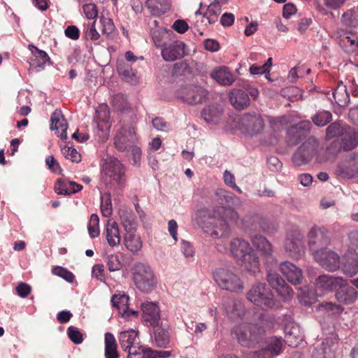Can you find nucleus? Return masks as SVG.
Instances as JSON below:
<instances>
[{"label": "nucleus", "instance_id": "nucleus-1", "mask_svg": "<svg viewBox=\"0 0 358 358\" xmlns=\"http://www.w3.org/2000/svg\"><path fill=\"white\" fill-rule=\"evenodd\" d=\"M215 196L221 206L211 212L199 211L201 220L198 222L203 231L213 238L228 237L231 233L230 223H236L239 218L238 213L231 208L237 198L224 189H217Z\"/></svg>", "mask_w": 358, "mask_h": 358}, {"label": "nucleus", "instance_id": "nucleus-2", "mask_svg": "<svg viewBox=\"0 0 358 358\" xmlns=\"http://www.w3.org/2000/svg\"><path fill=\"white\" fill-rule=\"evenodd\" d=\"M229 251L249 272L255 273L259 269V257L248 241L242 238H233L229 243Z\"/></svg>", "mask_w": 358, "mask_h": 358}, {"label": "nucleus", "instance_id": "nucleus-3", "mask_svg": "<svg viewBox=\"0 0 358 358\" xmlns=\"http://www.w3.org/2000/svg\"><path fill=\"white\" fill-rule=\"evenodd\" d=\"M213 278L220 289L239 293L244 289V283L233 266H220L213 271Z\"/></svg>", "mask_w": 358, "mask_h": 358}, {"label": "nucleus", "instance_id": "nucleus-4", "mask_svg": "<svg viewBox=\"0 0 358 358\" xmlns=\"http://www.w3.org/2000/svg\"><path fill=\"white\" fill-rule=\"evenodd\" d=\"M102 175L106 181L120 189L126 185V167L115 157L109 156L104 159Z\"/></svg>", "mask_w": 358, "mask_h": 358}, {"label": "nucleus", "instance_id": "nucleus-5", "mask_svg": "<svg viewBox=\"0 0 358 358\" xmlns=\"http://www.w3.org/2000/svg\"><path fill=\"white\" fill-rule=\"evenodd\" d=\"M136 287L141 292L149 293L157 285V280L151 267L145 263L137 262L132 269Z\"/></svg>", "mask_w": 358, "mask_h": 358}, {"label": "nucleus", "instance_id": "nucleus-6", "mask_svg": "<svg viewBox=\"0 0 358 358\" xmlns=\"http://www.w3.org/2000/svg\"><path fill=\"white\" fill-rule=\"evenodd\" d=\"M233 333L241 345L252 348L262 339L264 330L256 324H241L234 327Z\"/></svg>", "mask_w": 358, "mask_h": 358}, {"label": "nucleus", "instance_id": "nucleus-7", "mask_svg": "<svg viewBox=\"0 0 358 358\" xmlns=\"http://www.w3.org/2000/svg\"><path fill=\"white\" fill-rule=\"evenodd\" d=\"M247 299L262 308H273L275 306L273 294L265 283L255 284L247 294Z\"/></svg>", "mask_w": 358, "mask_h": 358}, {"label": "nucleus", "instance_id": "nucleus-8", "mask_svg": "<svg viewBox=\"0 0 358 358\" xmlns=\"http://www.w3.org/2000/svg\"><path fill=\"white\" fill-rule=\"evenodd\" d=\"M307 239L313 255L327 249L331 241L329 230L324 226L317 225H314L309 229Z\"/></svg>", "mask_w": 358, "mask_h": 358}, {"label": "nucleus", "instance_id": "nucleus-9", "mask_svg": "<svg viewBox=\"0 0 358 358\" xmlns=\"http://www.w3.org/2000/svg\"><path fill=\"white\" fill-rule=\"evenodd\" d=\"M318 145L315 138H308L294 153L293 163L298 166L308 164L316 154Z\"/></svg>", "mask_w": 358, "mask_h": 358}, {"label": "nucleus", "instance_id": "nucleus-10", "mask_svg": "<svg viewBox=\"0 0 358 358\" xmlns=\"http://www.w3.org/2000/svg\"><path fill=\"white\" fill-rule=\"evenodd\" d=\"M137 136L134 128L131 125H124L119 129L114 137V145L120 152L129 150L136 142Z\"/></svg>", "mask_w": 358, "mask_h": 358}, {"label": "nucleus", "instance_id": "nucleus-11", "mask_svg": "<svg viewBox=\"0 0 358 358\" xmlns=\"http://www.w3.org/2000/svg\"><path fill=\"white\" fill-rule=\"evenodd\" d=\"M285 250L293 258L299 259L304 255L303 235L299 230L291 231L285 241Z\"/></svg>", "mask_w": 358, "mask_h": 358}, {"label": "nucleus", "instance_id": "nucleus-12", "mask_svg": "<svg viewBox=\"0 0 358 358\" xmlns=\"http://www.w3.org/2000/svg\"><path fill=\"white\" fill-rule=\"evenodd\" d=\"M244 132L251 136L259 134L264 128V120L258 113H245L241 120Z\"/></svg>", "mask_w": 358, "mask_h": 358}, {"label": "nucleus", "instance_id": "nucleus-13", "mask_svg": "<svg viewBox=\"0 0 358 358\" xmlns=\"http://www.w3.org/2000/svg\"><path fill=\"white\" fill-rule=\"evenodd\" d=\"M313 255L320 265L329 271H334L340 266V257L334 251L324 249Z\"/></svg>", "mask_w": 358, "mask_h": 358}, {"label": "nucleus", "instance_id": "nucleus-14", "mask_svg": "<svg viewBox=\"0 0 358 358\" xmlns=\"http://www.w3.org/2000/svg\"><path fill=\"white\" fill-rule=\"evenodd\" d=\"M207 96V91L200 86H189L180 90L179 96L188 104L201 103Z\"/></svg>", "mask_w": 358, "mask_h": 358}, {"label": "nucleus", "instance_id": "nucleus-15", "mask_svg": "<svg viewBox=\"0 0 358 358\" xmlns=\"http://www.w3.org/2000/svg\"><path fill=\"white\" fill-rule=\"evenodd\" d=\"M266 280L273 289H275L279 295L287 298L292 295V289L287 285L283 278L276 272L268 270Z\"/></svg>", "mask_w": 358, "mask_h": 358}, {"label": "nucleus", "instance_id": "nucleus-16", "mask_svg": "<svg viewBox=\"0 0 358 358\" xmlns=\"http://www.w3.org/2000/svg\"><path fill=\"white\" fill-rule=\"evenodd\" d=\"M285 341L292 347H297L303 341V336L298 324L294 322H287L284 327Z\"/></svg>", "mask_w": 358, "mask_h": 358}, {"label": "nucleus", "instance_id": "nucleus-17", "mask_svg": "<svg viewBox=\"0 0 358 358\" xmlns=\"http://www.w3.org/2000/svg\"><path fill=\"white\" fill-rule=\"evenodd\" d=\"M336 337L325 338L314 348L311 358H334Z\"/></svg>", "mask_w": 358, "mask_h": 358}, {"label": "nucleus", "instance_id": "nucleus-18", "mask_svg": "<svg viewBox=\"0 0 358 358\" xmlns=\"http://www.w3.org/2000/svg\"><path fill=\"white\" fill-rule=\"evenodd\" d=\"M280 270L287 280L293 285H299L303 280V273L300 268L289 261L280 263Z\"/></svg>", "mask_w": 358, "mask_h": 358}, {"label": "nucleus", "instance_id": "nucleus-19", "mask_svg": "<svg viewBox=\"0 0 358 358\" xmlns=\"http://www.w3.org/2000/svg\"><path fill=\"white\" fill-rule=\"evenodd\" d=\"M185 44L181 41H175L169 45H164L162 48L161 55L167 62H173L185 55Z\"/></svg>", "mask_w": 358, "mask_h": 358}, {"label": "nucleus", "instance_id": "nucleus-20", "mask_svg": "<svg viewBox=\"0 0 358 358\" xmlns=\"http://www.w3.org/2000/svg\"><path fill=\"white\" fill-rule=\"evenodd\" d=\"M50 129L57 131L58 136L64 140L67 138V122L60 110L56 109L51 115Z\"/></svg>", "mask_w": 358, "mask_h": 358}, {"label": "nucleus", "instance_id": "nucleus-21", "mask_svg": "<svg viewBox=\"0 0 358 358\" xmlns=\"http://www.w3.org/2000/svg\"><path fill=\"white\" fill-rule=\"evenodd\" d=\"M129 296L125 294H115L111 299L113 306L117 308L119 314L129 319L131 315L136 316L138 313L129 310Z\"/></svg>", "mask_w": 358, "mask_h": 358}, {"label": "nucleus", "instance_id": "nucleus-22", "mask_svg": "<svg viewBox=\"0 0 358 358\" xmlns=\"http://www.w3.org/2000/svg\"><path fill=\"white\" fill-rule=\"evenodd\" d=\"M143 318L152 326L159 324L160 316L158 306L154 302H144L141 305Z\"/></svg>", "mask_w": 358, "mask_h": 358}, {"label": "nucleus", "instance_id": "nucleus-23", "mask_svg": "<svg viewBox=\"0 0 358 358\" xmlns=\"http://www.w3.org/2000/svg\"><path fill=\"white\" fill-rule=\"evenodd\" d=\"M340 175L346 178L358 176V153L351 154L346 162L338 167Z\"/></svg>", "mask_w": 358, "mask_h": 358}, {"label": "nucleus", "instance_id": "nucleus-24", "mask_svg": "<svg viewBox=\"0 0 358 358\" xmlns=\"http://www.w3.org/2000/svg\"><path fill=\"white\" fill-rule=\"evenodd\" d=\"M119 341L121 348L125 352L140 348L138 346V334L133 329L122 331L119 337Z\"/></svg>", "mask_w": 358, "mask_h": 358}, {"label": "nucleus", "instance_id": "nucleus-25", "mask_svg": "<svg viewBox=\"0 0 358 358\" xmlns=\"http://www.w3.org/2000/svg\"><path fill=\"white\" fill-rule=\"evenodd\" d=\"M345 280L341 277H334L329 275L319 276L316 280V286L322 290L330 291L336 289L343 285Z\"/></svg>", "mask_w": 358, "mask_h": 358}, {"label": "nucleus", "instance_id": "nucleus-26", "mask_svg": "<svg viewBox=\"0 0 358 358\" xmlns=\"http://www.w3.org/2000/svg\"><path fill=\"white\" fill-rule=\"evenodd\" d=\"M335 294L336 300L343 304H351L355 301L357 298L358 292L355 287L345 285V282L341 287H338Z\"/></svg>", "mask_w": 358, "mask_h": 358}, {"label": "nucleus", "instance_id": "nucleus-27", "mask_svg": "<svg viewBox=\"0 0 358 358\" xmlns=\"http://www.w3.org/2000/svg\"><path fill=\"white\" fill-rule=\"evenodd\" d=\"M119 215L121 224L127 233H134L137 228L136 217L134 213L129 208L120 210Z\"/></svg>", "mask_w": 358, "mask_h": 358}, {"label": "nucleus", "instance_id": "nucleus-28", "mask_svg": "<svg viewBox=\"0 0 358 358\" xmlns=\"http://www.w3.org/2000/svg\"><path fill=\"white\" fill-rule=\"evenodd\" d=\"M211 78L222 85H231L235 81L234 75L226 66H219L210 73Z\"/></svg>", "mask_w": 358, "mask_h": 358}, {"label": "nucleus", "instance_id": "nucleus-29", "mask_svg": "<svg viewBox=\"0 0 358 358\" xmlns=\"http://www.w3.org/2000/svg\"><path fill=\"white\" fill-rule=\"evenodd\" d=\"M83 186L66 178L58 179L55 185V191L58 194L70 195L81 190Z\"/></svg>", "mask_w": 358, "mask_h": 358}, {"label": "nucleus", "instance_id": "nucleus-30", "mask_svg": "<svg viewBox=\"0 0 358 358\" xmlns=\"http://www.w3.org/2000/svg\"><path fill=\"white\" fill-rule=\"evenodd\" d=\"M343 269L350 276L358 272V254L355 250H350L345 254Z\"/></svg>", "mask_w": 358, "mask_h": 358}, {"label": "nucleus", "instance_id": "nucleus-31", "mask_svg": "<svg viewBox=\"0 0 358 358\" xmlns=\"http://www.w3.org/2000/svg\"><path fill=\"white\" fill-rule=\"evenodd\" d=\"M229 101L233 106L238 110H243L250 104V99L248 94L238 89H234L231 91Z\"/></svg>", "mask_w": 358, "mask_h": 358}, {"label": "nucleus", "instance_id": "nucleus-32", "mask_svg": "<svg viewBox=\"0 0 358 358\" xmlns=\"http://www.w3.org/2000/svg\"><path fill=\"white\" fill-rule=\"evenodd\" d=\"M171 0H147L145 6L152 15L159 16L168 12L171 8Z\"/></svg>", "mask_w": 358, "mask_h": 358}, {"label": "nucleus", "instance_id": "nucleus-33", "mask_svg": "<svg viewBox=\"0 0 358 358\" xmlns=\"http://www.w3.org/2000/svg\"><path fill=\"white\" fill-rule=\"evenodd\" d=\"M106 240L111 247L116 246L120 243V229L115 221L108 220L106 224Z\"/></svg>", "mask_w": 358, "mask_h": 358}, {"label": "nucleus", "instance_id": "nucleus-34", "mask_svg": "<svg viewBox=\"0 0 358 358\" xmlns=\"http://www.w3.org/2000/svg\"><path fill=\"white\" fill-rule=\"evenodd\" d=\"M222 113V109L218 106H208L201 112V117L204 121L211 125L217 124Z\"/></svg>", "mask_w": 358, "mask_h": 358}, {"label": "nucleus", "instance_id": "nucleus-35", "mask_svg": "<svg viewBox=\"0 0 358 358\" xmlns=\"http://www.w3.org/2000/svg\"><path fill=\"white\" fill-rule=\"evenodd\" d=\"M332 96L335 102L341 107L347 106L350 102L347 87L343 82L338 83L337 87L332 92Z\"/></svg>", "mask_w": 358, "mask_h": 358}, {"label": "nucleus", "instance_id": "nucleus-36", "mask_svg": "<svg viewBox=\"0 0 358 358\" xmlns=\"http://www.w3.org/2000/svg\"><path fill=\"white\" fill-rule=\"evenodd\" d=\"M153 327H155V339L157 345L159 348H166L170 341L169 326L162 324Z\"/></svg>", "mask_w": 358, "mask_h": 358}, {"label": "nucleus", "instance_id": "nucleus-37", "mask_svg": "<svg viewBox=\"0 0 358 358\" xmlns=\"http://www.w3.org/2000/svg\"><path fill=\"white\" fill-rule=\"evenodd\" d=\"M104 355L106 358H119L117 345L113 334L106 332L104 336Z\"/></svg>", "mask_w": 358, "mask_h": 358}, {"label": "nucleus", "instance_id": "nucleus-38", "mask_svg": "<svg viewBox=\"0 0 358 358\" xmlns=\"http://www.w3.org/2000/svg\"><path fill=\"white\" fill-rule=\"evenodd\" d=\"M311 127V122L308 120L301 121L296 126L292 127L287 132V141L289 145L294 146L298 143V140H293L292 136L299 133L303 134L308 131Z\"/></svg>", "mask_w": 358, "mask_h": 358}, {"label": "nucleus", "instance_id": "nucleus-39", "mask_svg": "<svg viewBox=\"0 0 358 358\" xmlns=\"http://www.w3.org/2000/svg\"><path fill=\"white\" fill-rule=\"evenodd\" d=\"M254 246L257 250L265 256H271L273 254V246L271 243L261 235H256L252 239Z\"/></svg>", "mask_w": 358, "mask_h": 358}, {"label": "nucleus", "instance_id": "nucleus-40", "mask_svg": "<svg viewBox=\"0 0 358 358\" xmlns=\"http://www.w3.org/2000/svg\"><path fill=\"white\" fill-rule=\"evenodd\" d=\"M282 342L281 338L273 336L266 341V346L263 349L266 355L277 356L282 352Z\"/></svg>", "mask_w": 358, "mask_h": 358}, {"label": "nucleus", "instance_id": "nucleus-41", "mask_svg": "<svg viewBox=\"0 0 358 358\" xmlns=\"http://www.w3.org/2000/svg\"><path fill=\"white\" fill-rule=\"evenodd\" d=\"M340 46L348 53L355 52L358 48V37L344 34L338 41Z\"/></svg>", "mask_w": 358, "mask_h": 358}, {"label": "nucleus", "instance_id": "nucleus-42", "mask_svg": "<svg viewBox=\"0 0 358 358\" xmlns=\"http://www.w3.org/2000/svg\"><path fill=\"white\" fill-rule=\"evenodd\" d=\"M124 243L126 248L134 254L142 248L141 238L134 233H127L124 236Z\"/></svg>", "mask_w": 358, "mask_h": 358}, {"label": "nucleus", "instance_id": "nucleus-43", "mask_svg": "<svg viewBox=\"0 0 358 358\" xmlns=\"http://www.w3.org/2000/svg\"><path fill=\"white\" fill-rule=\"evenodd\" d=\"M220 13V2L215 1L208 6L206 11L204 13L203 17L208 20L209 24H214L217 21Z\"/></svg>", "mask_w": 358, "mask_h": 358}, {"label": "nucleus", "instance_id": "nucleus-44", "mask_svg": "<svg viewBox=\"0 0 358 358\" xmlns=\"http://www.w3.org/2000/svg\"><path fill=\"white\" fill-rule=\"evenodd\" d=\"M227 314L231 319L241 317L244 314V307L239 301L232 300L229 302L225 308Z\"/></svg>", "mask_w": 358, "mask_h": 358}, {"label": "nucleus", "instance_id": "nucleus-45", "mask_svg": "<svg viewBox=\"0 0 358 358\" xmlns=\"http://www.w3.org/2000/svg\"><path fill=\"white\" fill-rule=\"evenodd\" d=\"M347 132L345 124L339 122L331 123L326 129V135L329 138H332L338 136H344Z\"/></svg>", "mask_w": 358, "mask_h": 358}, {"label": "nucleus", "instance_id": "nucleus-46", "mask_svg": "<svg viewBox=\"0 0 358 358\" xmlns=\"http://www.w3.org/2000/svg\"><path fill=\"white\" fill-rule=\"evenodd\" d=\"M318 311L327 315L339 314L343 311V308L331 302H324L317 306Z\"/></svg>", "mask_w": 358, "mask_h": 358}, {"label": "nucleus", "instance_id": "nucleus-47", "mask_svg": "<svg viewBox=\"0 0 358 358\" xmlns=\"http://www.w3.org/2000/svg\"><path fill=\"white\" fill-rule=\"evenodd\" d=\"M332 120V115L329 111L322 110L317 112L312 117L314 124L318 127H324Z\"/></svg>", "mask_w": 358, "mask_h": 358}, {"label": "nucleus", "instance_id": "nucleus-48", "mask_svg": "<svg viewBox=\"0 0 358 358\" xmlns=\"http://www.w3.org/2000/svg\"><path fill=\"white\" fill-rule=\"evenodd\" d=\"M342 22L351 27L358 26V8L349 10L342 15Z\"/></svg>", "mask_w": 358, "mask_h": 358}, {"label": "nucleus", "instance_id": "nucleus-49", "mask_svg": "<svg viewBox=\"0 0 358 358\" xmlns=\"http://www.w3.org/2000/svg\"><path fill=\"white\" fill-rule=\"evenodd\" d=\"M100 22L102 25V34L107 37H113L115 31V27L113 20L106 17H101Z\"/></svg>", "mask_w": 358, "mask_h": 358}, {"label": "nucleus", "instance_id": "nucleus-50", "mask_svg": "<svg viewBox=\"0 0 358 358\" xmlns=\"http://www.w3.org/2000/svg\"><path fill=\"white\" fill-rule=\"evenodd\" d=\"M99 218L95 213L92 214L90 217L88 223L87 229L91 238H94L99 235Z\"/></svg>", "mask_w": 358, "mask_h": 358}, {"label": "nucleus", "instance_id": "nucleus-51", "mask_svg": "<svg viewBox=\"0 0 358 358\" xmlns=\"http://www.w3.org/2000/svg\"><path fill=\"white\" fill-rule=\"evenodd\" d=\"M62 152L65 158L73 162L78 163L81 160V155L73 147L64 146L62 148Z\"/></svg>", "mask_w": 358, "mask_h": 358}, {"label": "nucleus", "instance_id": "nucleus-52", "mask_svg": "<svg viewBox=\"0 0 358 358\" xmlns=\"http://www.w3.org/2000/svg\"><path fill=\"white\" fill-rule=\"evenodd\" d=\"M170 355L169 351H157L150 348L143 349V358H166Z\"/></svg>", "mask_w": 358, "mask_h": 358}, {"label": "nucleus", "instance_id": "nucleus-53", "mask_svg": "<svg viewBox=\"0 0 358 358\" xmlns=\"http://www.w3.org/2000/svg\"><path fill=\"white\" fill-rule=\"evenodd\" d=\"M85 37L86 39L96 41L99 38L100 34L95 27V22L85 24Z\"/></svg>", "mask_w": 358, "mask_h": 358}, {"label": "nucleus", "instance_id": "nucleus-54", "mask_svg": "<svg viewBox=\"0 0 358 358\" xmlns=\"http://www.w3.org/2000/svg\"><path fill=\"white\" fill-rule=\"evenodd\" d=\"M357 145V137L353 134L349 136H345L342 139V148L344 151L353 150Z\"/></svg>", "mask_w": 358, "mask_h": 358}, {"label": "nucleus", "instance_id": "nucleus-55", "mask_svg": "<svg viewBox=\"0 0 358 358\" xmlns=\"http://www.w3.org/2000/svg\"><path fill=\"white\" fill-rule=\"evenodd\" d=\"M167 36V33L164 31L153 30L152 31V37L154 43L158 48H162L165 45V40Z\"/></svg>", "mask_w": 358, "mask_h": 358}, {"label": "nucleus", "instance_id": "nucleus-56", "mask_svg": "<svg viewBox=\"0 0 358 358\" xmlns=\"http://www.w3.org/2000/svg\"><path fill=\"white\" fill-rule=\"evenodd\" d=\"M67 334L70 340L75 344H80L83 341V334L77 327L71 326L67 329Z\"/></svg>", "mask_w": 358, "mask_h": 358}, {"label": "nucleus", "instance_id": "nucleus-57", "mask_svg": "<svg viewBox=\"0 0 358 358\" xmlns=\"http://www.w3.org/2000/svg\"><path fill=\"white\" fill-rule=\"evenodd\" d=\"M52 273L55 275L62 278L69 282H72L74 280L73 274L71 271L62 266H56L53 268Z\"/></svg>", "mask_w": 358, "mask_h": 358}, {"label": "nucleus", "instance_id": "nucleus-58", "mask_svg": "<svg viewBox=\"0 0 358 358\" xmlns=\"http://www.w3.org/2000/svg\"><path fill=\"white\" fill-rule=\"evenodd\" d=\"M29 49L31 51L32 54L36 58H41L42 59L41 62L37 64L38 66L41 67L43 64H45L46 62L49 61L50 57L45 51L38 50L36 47H35L33 45H29Z\"/></svg>", "mask_w": 358, "mask_h": 358}, {"label": "nucleus", "instance_id": "nucleus-59", "mask_svg": "<svg viewBox=\"0 0 358 358\" xmlns=\"http://www.w3.org/2000/svg\"><path fill=\"white\" fill-rule=\"evenodd\" d=\"M112 103L117 110H124L127 105L126 97L122 94L114 95L112 98Z\"/></svg>", "mask_w": 358, "mask_h": 358}, {"label": "nucleus", "instance_id": "nucleus-60", "mask_svg": "<svg viewBox=\"0 0 358 358\" xmlns=\"http://www.w3.org/2000/svg\"><path fill=\"white\" fill-rule=\"evenodd\" d=\"M107 265L110 271H119L122 267V264L117 255L109 256Z\"/></svg>", "mask_w": 358, "mask_h": 358}, {"label": "nucleus", "instance_id": "nucleus-61", "mask_svg": "<svg viewBox=\"0 0 358 358\" xmlns=\"http://www.w3.org/2000/svg\"><path fill=\"white\" fill-rule=\"evenodd\" d=\"M127 151L131 152L133 165L138 166L140 164V160L141 158V148L137 145H133L131 146V148H129V150Z\"/></svg>", "mask_w": 358, "mask_h": 358}, {"label": "nucleus", "instance_id": "nucleus-62", "mask_svg": "<svg viewBox=\"0 0 358 358\" xmlns=\"http://www.w3.org/2000/svg\"><path fill=\"white\" fill-rule=\"evenodd\" d=\"M84 13L88 19H94L97 17L98 11L94 3H86L83 6Z\"/></svg>", "mask_w": 358, "mask_h": 358}, {"label": "nucleus", "instance_id": "nucleus-63", "mask_svg": "<svg viewBox=\"0 0 358 358\" xmlns=\"http://www.w3.org/2000/svg\"><path fill=\"white\" fill-rule=\"evenodd\" d=\"M45 164L52 172L58 173H62V169L52 155H50L46 157Z\"/></svg>", "mask_w": 358, "mask_h": 358}, {"label": "nucleus", "instance_id": "nucleus-64", "mask_svg": "<svg viewBox=\"0 0 358 358\" xmlns=\"http://www.w3.org/2000/svg\"><path fill=\"white\" fill-rule=\"evenodd\" d=\"M103 271L104 267L103 264H95L92 267V276L96 278L97 280L103 282L105 280Z\"/></svg>", "mask_w": 358, "mask_h": 358}]
</instances>
